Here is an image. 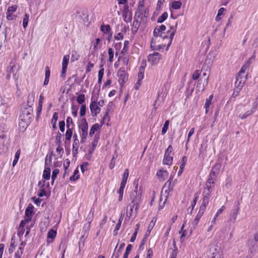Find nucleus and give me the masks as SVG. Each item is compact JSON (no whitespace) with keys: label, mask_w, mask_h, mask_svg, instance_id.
Segmentation results:
<instances>
[{"label":"nucleus","mask_w":258,"mask_h":258,"mask_svg":"<svg viewBox=\"0 0 258 258\" xmlns=\"http://www.w3.org/2000/svg\"><path fill=\"white\" fill-rule=\"evenodd\" d=\"M35 95L34 93H32L30 94L28 96V104L31 106V104L33 103L34 101Z\"/></svg>","instance_id":"44"},{"label":"nucleus","mask_w":258,"mask_h":258,"mask_svg":"<svg viewBox=\"0 0 258 258\" xmlns=\"http://www.w3.org/2000/svg\"><path fill=\"white\" fill-rule=\"evenodd\" d=\"M161 55L158 52H154L152 54H150L148 56V60L151 62L152 64L157 63L159 60L161 59Z\"/></svg>","instance_id":"9"},{"label":"nucleus","mask_w":258,"mask_h":258,"mask_svg":"<svg viewBox=\"0 0 258 258\" xmlns=\"http://www.w3.org/2000/svg\"><path fill=\"white\" fill-rule=\"evenodd\" d=\"M33 109L30 106L28 107L21 109V113L19 116V119H22L26 121L31 122L32 116Z\"/></svg>","instance_id":"2"},{"label":"nucleus","mask_w":258,"mask_h":258,"mask_svg":"<svg viewBox=\"0 0 258 258\" xmlns=\"http://www.w3.org/2000/svg\"><path fill=\"white\" fill-rule=\"evenodd\" d=\"M173 157L169 155H164V157L163 160V163L166 165H171L172 163Z\"/></svg>","instance_id":"23"},{"label":"nucleus","mask_w":258,"mask_h":258,"mask_svg":"<svg viewBox=\"0 0 258 258\" xmlns=\"http://www.w3.org/2000/svg\"><path fill=\"white\" fill-rule=\"evenodd\" d=\"M208 77L206 78H200L196 86V89L198 91H203L205 87L208 85Z\"/></svg>","instance_id":"8"},{"label":"nucleus","mask_w":258,"mask_h":258,"mask_svg":"<svg viewBox=\"0 0 258 258\" xmlns=\"http://www.w3.org/2000/svg\"><path fill=\"white\" fill-rule=\"evenodd\" d=\"M31 221V218H25L24 220L21 221L19 229H23L25 226Z\"/></svg>","instance_id":"33"},{"label":"nucleus","mask_w":258,"mask_h":258,"mask_svg":"<svg viewBox=\"0 0 258 258\" xmlns=\"http://www.w3.org/2000/svg\"><path fill=\"white\" fill-rule=\"evenodd\" d=\"M200 75V71L196 70L192 75V78L194 80L198 79Z\"/></svg>","instance_id":"54"},{"label":"nucleus","mask_w":258,"mask_h":258,"mask_svg":"<svg viewBox=\"0 0 258 258\" xmlns=\"http://www.w3.org/2000/svg\"><path fill=\"white\" fill-rule=\"evenodd\" d=\"M187 161V157L185 156H183L181 159V164L180 165V167L182 169V168H184L185 165Z\"/></svg>","instance_id":"56"},{"label":"nucleus","mask_w":258,"mask_h":258,"mask_svg":"<svg viewBox=\"0 0 258 258\" xmlns=\"http://www.w3.org/2000/svg\"><path fill=\"white\" fill-rule=\"evenodd\" d=\"M218 172L217 171H214L213 170H211V172L210 173V175L209 176L208 178L213 179V180H216V177L218 174Z\"/></svg>","instance_id":"40"},{"label":"nucleus","mask_w":258,"mask_h":258,"mask_svg":"<svg viewBox=\"0 0 258 258\" xmlns=\"http://www.w3.org/2000/svg\"><path fill=\"white\" fill-rule=\"evenodd\" d=\"M221 167V165L220 163H216L214 167L212 168V170L214 171H217L219 173V170Z\"/></svg>","instance_id":"61"},{"label":"nucleus","mask_w":258,"mask_h":258,"mask_svg":"<svg viewBox=\"0 0 258 258\" xmlns=\"http://www.w3.org/2000/svg\"><path fill=\"white\" fill-rule=\"evenodd\" d=\"M59 127L60 131L63 132L65 128V122L64 121H60L59 122Z\"/></svg>","instance_id":"60"},{"label":"nucleus","mask_w":258,"mask_h":258,"mask_svg":"<svg viewBox=\"0 0 258 258\" xmlns=\"http://www.w3.org/2000/svg\"><path fill=\"white\" fill-rule=\"evenodd\" d=\"M86 105L84 104H82L81 106L80 114L81 116H83L85 115L86 113Z\"/></svg>","instance_id":"52"},{"label":"nucleus","mask_w":258,"mask_h":258,"mask_svg":"<svg viewBox=\"0 0 258 258\" xmlns=\"http://www.w3.org/2000/svg\"><path fill=\"white\" fill-rule=\"evenodd\" d=\"M57 118H58L57 113V112L53 113L51 122L52 125V128L54 130L56 128V123L57 122Z\"/></svg>","instance_id":"27"},{"label":"nucleus","mask_w":258,"mask_h":258,"mask_svg":"<svg viewBox=\"0 0 258 258\" xmlns=\"http://www.w3.org/2000/svg\"><path fill=\"white\" fill-rule=\"evenodd\" d=\"M56 235V231L53 229H51L48 232L47 237L48 238L53 239L55 237Z\"/></svg>","instance_id":"42"},{"label":"nucleus","mask_w":258,"mask_h":258,"mask_svg":"<svg viewBox=\"0 0 258 258\" xmlns=\"http://www.w3.org/2000/svg\"><path fill=\"white\" fill-rule=\"evenodd\" d=\"M117 77L119 78V82L121 86H123L128 80V75L125 72L124 68H121L117 73Z\"/></svg>","instance_id":"3"},{"label":"nucleus","mask_w":258,"mask_h":258,"mask_svg":"<svg viewBox=\"0 0 258 258\" xmlns=\"http://www.w3.org/2000/svg\"><path fill=\"white\" fill-rule=\"evenodd\" d=\"M20 150H18L15 154V159L13 161V166H15L16 165V164L17 163L20 157Z\"/></svg>","instance_id":"45"},{"label":"nucleus","mask_w":258,"mask_h":258,"mask_svg":"<svg viewBox=\"0 0 258 258\" xmlns=\"http://www.w3.org/2000/svg\"><path fill=\"white\" fill-rule=\"evenodd\" d=\"M50 169L49 167H45L43 173V177L48 180L50 178Z\"/></svg>","instance_id":"28"},{"label":"nucleus","mask_w":258,"mask_h":258,"mask_svg":"<svg viewBox=\"0 0 258 258\" xmlns=\"http://www.w3.org/2000/svg\"><path fill=\"white\" fill-rule=\"evenodd\" d=\"M140 26V22L139 21V20L134 19L132 28V32L133 34H135L137 32Z\"/></svg>","instance_id":"18"},{"label":"nucleus","mask_w":258,"mask_h":258,"mask_svg":"<svg viewBox=\"0 0 258 258\" xmlns=\"http://www.w3.org/2000/svg\"><path fill=\"white\" fill-rule=\"evenodd\" d=\"M78 173L79 170L78 168H77L74 171V175L70 177V180L71 181H76L79 178V175H77Z\"/></svg>","instance_id":"37"},{"label":"nucleus","mask_w":258,"mask_h":258,"mask_svg":"<svg viewBox=\"0 0 258 258\" xmlns=\"http://www.w3.org/2000/svg\"><path fill=\"white\" fill-rule=\"evenodd\" d=\"M184 224H183L181 228V229H180V231H179V233H180L181 232H182V233L181 234V236L180 237V241H182L183 240V238L185 236L186 234V230H183V228H184Z\"/></svg>","instance_id":"51"},{"label":"nucleus","mask_w":258,"mask_h":258,"mask_svg":"<svg viewBox=\"0 0 258 258\" xmlns=\"http://www.w3.org/2000/svg\"><path fill=\"white\" fill-rule=\"evenodd\" d=\"M168 17V14L167 12H164L163 13V14L160 16L158 20H157V23H161L163 22Z\"/></svg>","instance_id":"34"},{"label":"nucleus","mask_w":258,"mask_h":258,"mask_svg":"<svg viewBox=\"0 0 258 258\" xmlns=\"http://www.w3.org/2000/svg\"><path fill=\"white\" fill-rule=\"evenodd\" d=\"M156 175L160 178V180L164 181L167 178L168 173L166 170L160 169L157 171Z\"/></svg>","instance_id":"15"},{"label":"nucleus","mask_w":258,"mask_h":258,"mask_svg":"<svg viewBox=\"0 0 258 258\" xmlns=\"http://www.w3.org/2000/svg\"><path fill=\"white\" fill-rule=\"evenodd\" d=\"M79 128L81 132H88V125L85 118L82 119V122L79 124Z\"/></svg>","instance_id":"16"},{"label":"nucleus","mask_w":258,"mask_h":258,"mask_svg":"<svg viewBox=\"0 0 258 258\" xmlns=\"http://www.w3.org/2000/svg\"><path fill=\"white\" fill-rule=\"evenodd\" d=\"M210 251L212 252L211 255L209 258H223L222 253L214 246L210 248Z\"/></svg>","instance_id":"13"},{"label":"nucleus","mask_w":258,"mask_h":258,"mask_svg":"<svg viewBox=\"0 0 258 258\" xmlns=\"http://www.w3.org/2000/svg\"><path fill=\"white\" fill-rule=\"evenodd\" d=\"M33 206L32 204H29L25 210V218H30L32 219V215L33 213Z\"/></svg>","instance_id":"19"},{"label":"nucleus","mask_w":258,"mask_h":258,"mask_svg":"<svg viewBox=\"0 0 258 258\" xmlns=\"http://www.w3.org/2000/svg\"><path fill=\"white\" fill-rule=\"evenodd\" d=\"M134 19H141V20L144 21V17H143V12L136 11L135 14Z\"/></svg>","instance_id":"41"},{"label":"nucleus","mask_w":258,"mask_h":258,"mask_svg":"<svg viewBox=\"0 0 258 258\" xmlns=\"http://www.w3.org/2000/svg\"><path fill=\"white\" fill-rule=\"evenodd\" d=\"M145 68L143 66H141L139 69V72L138 73V79L142 80L144 78Z\"/></svg>","instance_id":"39"},{"label":"nucleus","mask_w":258,"mask_h":258,"mask_svg":"<svg viewBox=\"0 0 258 258\" xmlns=\"http://www.w3.org/2000/svg\"><path fill=\"white\" fill-rule=\"evenodd\" d=\"M89 165L88 162H85L81 165V171L84 173L85 171L87 170V167Z\"/></svg>","instance_id":"55"},{"label":"nucleus","mask_w":258,"mask_h":258,"mask_svg":"<svg viewBox=\"0 0 258 258\" xmlns=\"http://www.w3.org/2000/svg\"><path fill=\"white\" fill-rule=\"evenodd\" d=\"M207 206V205L202 203L200 208V210H199V211L198 213H199L201 214H203L204 212L205 211Z\"/></svg>","instance_id":"59"},{"label":"nucleus","mask_w":258,"mask_h":258,"mask_svg":"<svg viewBox=\"0 0 258 258\" xmlns=\"http://www.w3.org/2000/svg\"><path fill=\"white\" fill-rule=\"evenodd\" d=\"M128 44H129L128 41L126 40V41H124V47H123V49L121 50V53H122L127 51Z\"/></svg>","instance_id":"57"},{"label":"nucleus","mask_w":258,"mask_h":258,"mask_svg":"<svg viewBox=\"0 0 258 258\" xmlns=\"http://www.w3.org/2000/svg\"><path fill=\"white\" fill-rule=\"evenodd\" d=\"M99 140V137H97L96 135L95 136L94 139L92 142V148L90 149L89 151V153L91 154L93 153L94 150H95L96 146L97 145L98 142Z\"/></svg>","instance_id":"24"},{"label":"nucleus","mask_w":258,"mask_h":258,"mask_svg":"<svg viewBox=\"0 0 258 258\" xmlns=\"http://www.w3.org/2000/svg\"><path fill=\"white\" fill-rule=\"evenodd\" d=\"M134 185L135 188L131 194L130 199L132 201V203H134V205H136L135 211L137 212L139 205L142 202V190L141 186L138 189V180L134 181Z\"/></svg>","instance_id":"1"},{"label":"nucleus","mask_w":258,"mask_h":258,"mask_svg":"<svg viewBox=\"0 0 258 258\" xmlns=\"http://www.w3.org/2000/svg\"><path fill=\"white\" fill-rule=\"evenodd\" d=\"M89 229H90V225L89 224L85 225L84 227V230H83V232H84V234L82 235V236L81 237L80 241H79V247H80L81 242H82L83 244H84V240L85 239V237L86 236V233L87 232V231L89 230Z\"/></svg>","instance_id":"21"},{"label":"nucleus","mask_w":258,"mask_h":258,"mask_svg":"<svg viewBox=\"0 0 258 258\" xmlns=\"http://www.w3.org/2000/svg\"><path fill=\"white\" fill-rule=\"evenodd\" d=\"M67 127L74 128L75 124L73 121V119L71 117H68L67 118Z\"/></svg>","instance_id":"32"},{"label":"nucleus","mask_w":258,"mask_h":258,"mask_svg":"<svg viewBox=\"0 0 258 258\" xmlns=\"http://www.w3.org/2000/svg\"><path fill=\"white\" fill-rule=\"evenodd\" d=\"M122 16L123 20L126 23H130L132 20V13L131 10H129V7L127 5L124 6L122 12Z\"/></svg>","instance_id":"4"},{"label":"nucleus","mask_w":258,"mask_h":258,"mask_svg":"<svg viewBox=\"0 0 258 258\" xmlns=\"http://www.w3.org/2000/svg\"><path fill=\"white\" fill-rule=\"evenodd\" d=\"M90 108L91 113L94 114V115H93V116H96L97 114L100 112L101 110L100 108L98 107L97 103L96 101L91 102L90 105Z\"/></svg>","instance_id":"11"},{"label":"nucleus","mask_w":258,"mask_h":258,"mask_svg":"<svg viewBox=\"0 0 258 258\" xmlns=\"http://www.w3.org/2000/svg\"><path fill=\"white\" fill-rule=\"evenodd\" d=\"M30 122L26 121L22 119H20L19 122V130L20 132H24L27 128Z\"/></svg>","instance_id":"14"},{"label":"nucleus","mask_w":258,"mask_h":258,"mask_svg":"<svg viewBox=\"0 0 258 258\" xmlns=\"http://www.w3.org/2000/svg\"><path fill=\"white\" fill-rule=\"evenodd\" d=\"M50 75V71L48 67H45V79L44 81V85H46L48 84L49 79Z\"/></svg>","instance_id":"22"},{"label":"nucleus","mask_w":258,"mask_h":258,"mask_svg":"<svg viewBox=\"0 0 258 258\" xmlns=\"http://www.w3.org/2000/svg\"><path fill=\"white\" fill-rule=\"evenodd\" d=\"M173 151V147H172L171 145H169L167 149L165 150V155H170V153L172 152Z\"/></svg>","instance_id":"63"},{"label":"nucleus","mask_w":258,"mask_h":258,"mask_svg":"<svg viewBox=\"0 0 258 258\" xmlns=\"http://www.w3.org/2000/svg\"><path fill=\"white\" fill-rule=\"evenodd\" d=\"M182 3L180 1H175L172 3V8L175 10H177L180 8Z\"/></svg>","instance_id":"38"},{"label":"nucleus","mask_w":258,"mask_h":258,"mask_svg":"<svg viewBox=\"0 0 258 258\" xmlns=\"http://www.w3.org/2000/svg\"><path fill=\"white\" fill-rule=\"evenodd\" d=\"M258 105V96L256 97L255 99V100L254 102L253 103L252 107L251 109L250 110L247 111L244 114H239L238 115L239 118H241V119H243L246 118L247 117L251 115V114L253 113Z\"/></svg>","instance_id":"5"},{"label":"nucleus","mask_w":258,"mask_h":258,"mask_svg":"<svg viewBox=\"0 0 258 258\" xmlns=\"http://www.w3.org/2000/svg\"><path fill=\"white\" fill-rule=\"evenodd\" d=\"M85 100V96L83 94H80L77 97V101L79 104H82Z\"/></svg>","instance_id":"36"},{"label":"nucleus","mask_w":258,"mask_h":258,"mask_svg":"<svg viewBox=\"0 0 258 258\" xmlns=\"http://www.w3.org/2000/svg\"><path fill=\"white\" fill-rule=\"evenodd\" d=\"M169 123V121L168 120H166L165 122L163 127H162V134L163 135L165 134L166 133V132L168 130V128Z\"/></svg>","instance_id":"49"},{"label":"nucleus","mask_w":258,"mask_h":258,"mask_svg":"<svg viewBox=\"0 0 258 258\" xmlns=\"http://www.w3.org/2000/svg\"><path fill=\"white\" fill-rule=\"evenodd\" d=\"M202 215H203V214H201L199 213H198L194 222L192 223V226H191V229H194L196 228V227L197 226V225H198V224L199 223V220L200 219V218H201Z\"/></svg>","instance_id":"26"},{"label":"nucleus","mask_w":258,"mask_h":258,"mask_svg":"<svg viewBox=\"0 0 258 258\" xmlns=\"http://www.w3.org/2000/svg\"><path fill=\"white\" fill-rule=\"evenodd\" d=\"M72 115H73V116L75 117H77L78 114V108L76 106L73 105L72 106Z\"/></svg>","instance_id":"58"},{"label":"nucleus","mask_w":258,"mask_h":258,"mask_svg":"<svg viewBox=\"0 0 258 258\" xmlns=\"http://www.w3.org/2000/svg\"><path fill=\"white\" fill-rule=\"evenodd\" d=\"M29 16L26 14L23 20V26L24 28H26L28 25Z\"/></svg>","instance_id":"47"},{"label":"nucleus","mask_w":258,"mask_h":258,"mask_svg":"<svg viewBox=\"0 0 258 258\" xmlns=\"http://www.w3.org/2000/svg\"><path fill=\"white\" fill-rule=\"evenodd\" d=\"M132 247H133L132 245L130 244L127 246V247L126 248L125 252L123 254V258H127L128 257V255L130 252V251L131 250V249L132 248Z\"/></svg>","instance_id":"43"},{"label":"nucleus","mask_w":258,"mask_h":258,"mask_svg":"<svg viewBox=\"0 0 258 258\" xmlns=\"http://www.w3.org/2000/svg\"><path fill=\"white\" fill-rule=\"evenodd\" d=\"M151 223L150 224V225L148 227V230L146 231V233H145V236L141 243V244L139 246V249L140 250H143V248H144V244H145V242L146 240V239H147V237L149 236L150 233V231L152 229V228H151V229H150V226H151Z\"/></svg>","instance_id":"20"},{"label":"nucleus","mask_w":258,"mask_h":258,"mask_svg":"<svg viewBox=\"0 0 258 258\" xmlns=\"http://www.w3.org/2000/svg\"><path fill=\"white\" fill-rule=\"evenodd\" d=\"M144 10H145V9H144V4L141 3V2L140 1L139 3L137 11H139L140 12H142L144 13Z\"/></svg>","instance_id":"62"},{"label":"nucleus","mask_w":258,"mask_h":258,"mask_svg":"<svg viewBox=\"0 0 258 258\" xmlns=\"http://www.w3.org/2000/svg\"><path fill=\"white\" fill-rule=\"evenodd\" d=\"M102 67H103V65L101 64L100 66V67L101 69L99 70V71L98 72V82L99 84H101V83L102 80V78H103V75H104V69Z\"/></svg>","instance_id":"30"},{"label":"nucleus","mask_w":258,"mask_h":258,"mask_svg":"<svg viewBox=\"0 0 258 258\" xmlns=\"http://www.w3.org/2000/svg\"><path fill=\"white\" fill-rule=\"evenodd\" d=\"M23 248L19 247L18 250L15 254V258H21V255L23 253Z\"/></svg>","instance_id":"48"},{"label":"nucleus","mask_w":258,"mask_h":258,"mask_svg":"<svg viewBox=\"0 0 258 258\" xmlns=\"http://www.w3.org/2000/svg\"><path fill=\"white\" fill-rule=\"evenodd\" d=\"M125 246L124 243H122L120 244L118 250L116 252H114L113 254H114V256H115V258H118L119 256L121 254L122 251Z\"/></svg>","instance_id":"25"},{"label":"nucleus","mask_w":258,"mask_h":258,"mask_svg":"<svg viewBox=\"0 0 258 258\" xmlns=\"http://www.w3.org/2000/svg\"><path fill=\"white\" fill-rule=\"evenodd\" d=\"M216 180L208 178L206 183L205 189L208 190H212V188L214 187Z\"/></svg>","instance_id":"17"},{"label":"nucleus","mask_w":258,"mask_h":258,"mask_svg":"<svg viewBox=\"0 0 258 258\" xmlns=\"http://www.w3.org/2000/svg\"><path fill=\"white\" fill-rule=\"evenodd\" d=\"M108 54H109V61L112 62L113 61V51L111 48H109L108 49Z\"/></svg>","instance_id":"53"},{"label":"nucleus","mask_w":258,"mask_h":258,"mask_svg":"<svg viewBox=\"0 0 258 258\" xmlns=\"http://www.w3.org/2000/svg\"><path fill=\"white\" fill-rule=\"evenodd\" d=\"M246 79V75L243 76H237L236 77V81L235 82V86L236 88V91H240L245 83Z\"/></svg>","instance_id":"6"},{"label":"nucleus","mask_w":258,"mask_h":258,"mask_svg":"<svg viewBox=\"0 0 258 258\" xmlns=\"http://www.w3.org/2000/svg\"><path fill=\"white\" fill-rule=\"evenodd\" d=\"M59 170L58 169H55L52 171V174L51 176V180H52V183H53L54 180L56 178V176L57 174L59 173Z\"/></svg>","instance_id":"46"},{"label":"nucleus","mask_w":258,"mask_h":258,"mask_svg":"<svg viewBox=\"0 0 258 258\" xmlns=\"http://www.w3.org/2000/svg\"><path fill=\"white\" fill-rule=\"evenodd\" d=\"M166 30V26L162 25L159 27H156L154 30L153 34L155 36L161 37L164 39L167 38V35L165 34L164 31Z\"/></svg>","instance_id":"7"},{"label":"nucleus","mask_w":258,"mask_h":258,"mask_svg":"<svg viewBox=\"0 0 258 258\" xmlns=\"http://www.w3.org/2000/svg\"><path fill=\"white\" fill-rule=\"evenodd\" d=\"M31 199L34 201V203L37 206H39L41 202H42V199H40V198L36 199L35 197H32Z\"/></svg>","instance_id":"64"},{"label":"nucleus","mask_w":258,"mask_h":258,"mask_svg":"<svg viewBox=\"0 0 258 258\" xmlns=\"http://www.w3.org/2000/svg\"><path fill=\"white\" fill-rule=\"evenodd\" d=\"M70 59L69 55H66L63 56L62 62V71L61 76L64 77L67 70L68 64Z\"/></svg>","instance_id":"10"},{"label":"nucleus","mask_w":258,"mask_h":258,"mask_svg":"<svg viewBox=\"0 0 258 258\" xmlns=\"http://www.w3.org/2000/svg\"><path fill=\"white\" fill-rule=\"evenodd\" d=\"M17 9V6L16 5H13L11 7H9L7 10V13L13 14L14 12H15Z\"/></svg>","instance_id":"50"},{"label":"nucleus","mask_w":258,"mask_h":258,"mask_svg":"<svg viewBox=\"0 0 258 258\" xmlns=\"http://www.w3.org/2000/svg\"><path fill=\"white\" fill-rule=\"evenodd\" d=\"M73 129L72 128H67V130L66 133V139L70 141L73 135Z\"/></svg>","instance_id":"31"},{"label":"nucleus","mask_w":258,"mask_h":258,"mask_svg":"<svg viewBox=\"0 0 258 258\" xmlns=\"http://www.w3.org/2000/svg\"><path fill=\"white\" fill-rule=\"evenodd\" d=\"M99 128V125L98 123H95L93 124L90 130L89 136L90 137H92L93 135L94 134L95 131H97Z\"/></svg>","instance_id":"29"},{"label":"nucleus","mask_w":258,"mask_h":258,"mask_svg":"<svg viewBox=\"0 0 258 258\" xmlns=\"http://www.w3.org/2000/svg\"><path fill=\"white\" fill-rule=\"evenodd\" d=\"M101 30L104 33H106V34L108 33L111 31L110 27L109 25H101Z\"/></svg>","instance_id":"35"},{"label":"nucleus","mask_w":258,"mask_h":258,"mask_svg":"<svg viewBox=\"0 0 258 258\" xmlns=\"http://www.w3.org/2000/svg\"><path fill=\"white\" fill-rule=\"evenodd\" d=\"M254 56H252L251 58H250V59H249V60H248L245 63V64L242 67V68H241L240 70L239 71L238 74V76H243V75H246L245 74L246 70H247L249 68V66H250V59L252 58H253Z\"/></svg>","instance_id":"12"}]
</instances>
